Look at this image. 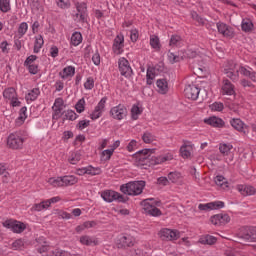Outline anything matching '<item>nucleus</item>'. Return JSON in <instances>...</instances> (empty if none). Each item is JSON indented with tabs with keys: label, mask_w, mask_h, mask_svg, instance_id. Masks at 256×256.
<instances>
[{
	"label": "nucleus",
	"mask_w": 256,
	"mask_h": 256,
	"mask_svg": "<svg viewBox=\"0 0 256 256\" xmlns=\"http://www.w3.org/2000/svg\"><path fill=\"white\" fill-rule=\"evenodd\" d=\"M29 139V134L25 130H19L12 133L7 138V146L13 151H21L23 143Z\"/></svg>",
	"instance_id": "obj_2"
},
{
	"label": "nucleus",
	"mask_w": 256,
	"mask_h": 256,
	"mask_svg": "<svg viewBox=\"0 0 256 256\" xmlns=\"http://www.w3.org/2000/svg\"><path fill=\"white\" fill-rule=\"evenodd\" d=\"M76 175H101V168H94L93 166L79 168L76 170Z\"/></svg>",
	"instance_id": "obj_16"
},
{
	"label": "nucleus",
	"mask_w": 256,
	"mask_h": 256,
	"mask_svg": "<svg viewBox=\"0 0 256 256\" xmlns=\"http://www.w3.org/2000/svg\"><path fill=\"white\" fill-rule=\"evenodd\" d=\"M155 79V69L148 68L146 73V83L147 85H153V80Z\"/></svg>",
	"instance_id": "obj_43"
},
{
	"label": "nucleus",
	"mask_w": 256,
	"mask_h": 256,
	"mask_svg": "<svg viewBox=\"0 0 256 256\" xmlns=\"http://www.w3.org/2000/svg\"><path fill=\"white\" fill-rule=\"evenodd\" d=\"M29 29V25L27 24V22H22L20 23L19 27H18V35L19 37H23L25 35V33H27Z\"/></svg>",
	"instance_id": "obj_46"
},
{
	"label": "nucleus",
	"mask_w": 256,
	"mask_h": 256,
	"mask_svg": "<svg viewBox=\"0 0 256 256\" xmlns=\"http://www.w3.org/2000/svg\"><path fill=\"white\" fill-rule=\"evenodd\" d=\"M118 249H129L135 245V238L130 234H122L117 240Z\"/></svg>",
	"instance_id": "obj_7"
},
{
	"label": "nucleus",
	"mask_w": 256,
	"mask_h": 256,
	"mask_svg": "<svg viewBox=\"0 0 256 256\" xmlns=\"http://www.w3.org/2000/svg\"><path fill=\"white\" fill-rule=\"evenodd\" d=\"M79 161H81V154L79 153L73 154L72 157L69 159V162L71 163V165H77Z\"/></svg>",
	"instance_id": "obj_57"
},
{
	"label": "nucleus",
	"mask_w": 256,
	"mask_h": 256,
	"mask_svg": "<svg viewBox=\"0 0 256 256\" xmlns=\"http://www.w3.org/2000/svg\"><path fill=\"white\" fill-rule=\"evenodd\" d=\"M52 109H60L63 111V109H65V102L63 101V98H56Z\"/></svg>",
	"instance_id": "obj_48"
},
{
	"label": "nucleus",
	"mask_w": 256,
	"mask_h": 256,
	"mask_svg": "<svg viewBox=\"0 0 256 256\" xmlns=\"http://www.w3.org/2000/svg\"><path fill=\"white\" fill-rule=\"evenodd\" d=\"M34 61H37V56L36 55H30L29 57L26 58L24 65L29 66L33 65Z\"/></svg>",
	"instance_id": "obj_62"
},
{
	"label": "nucleus",
	"mask_w": 256,
	"mask_h": 256,
	"mask_svg": "<svg viewBox=\"0 0 256 256\" xmlns=\"http://www.w3.org/2000/svg\"><path fill=\"white\" fill-rule=\"evenodd\" d=\"M168 179L172 183H179V179H181V173L178 172H170L168 174Z\"/></svg>",
	"instance_id": "obj_47"
},
{
	"label": "nucleus",
	"mask_w": 256,
	"mask_h": 256,
	"mask_svg": "<svg viewBox=\"0 0 256 256\" xmlns=\"http://www.w3.org/2000/svg\"><path fill=\"white\" fill-rule=\"evenodd\" d=\"M205 123H207V125H211V127H217L219 129L225 127V122L223 121V119L216 116H212L209 119H206Z\"/></svg>",
	"instance_id": "obj_20"
},
{
	"label": "nucleus",
	"mask_w": 256,
	"mask_h": 256,
	"mask_svg": "<svg viewBox=\"0 0 256 256\" xmlns=\"http://www.w3.org/2000/svg\"><path fill=\"white\" fill-rule=\"evenodd\" d=\"M58 217L59 219H71V217H73V215H71V213L69 212H65L63 210L58 212Z\"/></svg>",
	"instance_id": "obj_61"
},
{
	"label": "nucleus",
	"mask_w": 256,
	"mask_h": 256,
	"mask_svg": "<svg viewBox=\"0 0 256 256\" xmlns=\"http://www.w3.org/2000/svg\"><path fill=\"white\" fill-rule=\"evenodd\" d=\"M156 85L158 88V93H160V95H166V93L169 92V84L167 83V80L159 79L157 80Z\"/></svg>",
	"instance_id": "obj_21"
},
{
	"label": "nucleus",
	"mask_w": 256,
	"mask_h": 256,
	"mask_svg": "<svg viewBox=\"0 0 256 256\" xmlns=\"http://www.w3.org/2000/svg\"><path fill=\"white\" fill-rule=\"evenodd\" d=\"M62 180L64 187H69L71 185H76V183H79V178L74 175L62 176Z\"/></svg>",
	"instance_id": "obj_28"
},
{
	"label": "nucleus",
	"mask_w": 256,
	"mask_h": 256,
	"mask_svg": "<svg viewBox=\"0 0 256 256\" xmlns=\"http://www.w3.org/2000/svg\"><path fill=\"white\" fill-rule=\"evenodd\" d=\"M191 153H193V144L188 141H184V144L180 148V155L183 159H189L191 157Z\"/></svg>",
	"instance_id": "obj_17"
},
{
	"label": "nucleus",
	"mask_w": 256,
	"mask_h": 256,
	"mask_svg": "<svg viewBox=\"0 0 256 256\" xmlns=\"http://www.w3.org/2000/svg\"><path fill=\"white\" fill-rule=\"evenodd\" d=\"M181 60H182L181 56L175 55V53H173V52L168 53V61L172 65L175 64V63H179V61H181Z\"/></svg>",
	"instance_id": "obj_49"
},
{
	"label": "nucleus",
	"mask_w": 256,
	"mask_h": 256,
	"mask_svg": "<svg viewBox=\"0 0 256 256\" xmlns=\"http://www.w3.org/2000/svg\"><path fill=\"white\" fill-rule=\"evenodd\" d=\"M180 53H182L181 59H195V57H197V51L193 50V49H186L184 52L181 51Z\"/></svg>",
	"instance_id": "obj_35"
},
{
	"label": "nucleus",
	"mask_w": 256,
	"mask_h": 256,
	"mask_svg": "<svg viewBox=\"0 0 256 256\" xmlns=\"http://www.w3.org/2000/svg\"><path fill=\"white\" fill-rule=\"evenodd\" d=\"M156 139H157V137H156L153 133H151V132H149V131H146V132L142 135V140H143L145 143H147V144L153 143V141H156Z\"/></svg>",
	"instance_id": "obj_42"
},
{
	"label": "nucleus",
	"mask_w": 256,
	"mask_h": 256,
	"mask_svg": "<svg viewBox=\"0 0 256 256\" xmlns=\"http://www.w3.org/2000/svg\"><path fill=\"white\" fill-rule=\"evenodd\" d=\"M52 111H53L52 119L54 120L61 119V116L63 115V110L59 108H52Z\"/></svg>",
	"instance_id": "obj_56"
},
{
	"label": "nucleus",
	"mask_w": 256,
	"mask_h": 256,
	"mask_svg": "<svg viewBox=\"0 0 256 256\" xmlns=\"http://www.w3.org/2000/svg\"><path fill=\"white\" fill-rule=\"evenodd\" d=\"M4 99H9L12 101V99H15L17 97V92L15 91V88L10 87L4 90L3 92Z\"/></svg>",
	"instance_id": "obj_34"
},
{
	"label": "nucleus",
	"mask_w": 256,
	"mask_h": 256,
	"mask_svg": "<svg viewBox=\"0 0 256 256\" xmlns=\"http://www.w3.org/2000/svg\"><path fill=\"white\" fill-rule=\"evenodd\" d=\"M240 239H244L245 241H256V227H242L239 232Z\"/></svg>",
	"instance_id": "obj_8"
},
{
	"label": "nucleus",
	"mask_w": 256,
	"mask_h": 256,
	"mask_svg": "<svg viewBox=\"0 0 256 256\" xmlns=\"http://www.w3.org/2000/svg\"><path fill=\"white\" fill-rule=\"evenodd\" d=\"M218 32L223 35V37H227L228 39H233L235 37V32L233 28L227 26V24L223 22L217 23Z\"/></svg>",
	"instance_id": "obj_14"
},
{
	"label": "nucleus",
	"mask_w": 256,
	"mask_h": 256,
	"mask_svg": "<svg viewBox=\"0 0 256 256\" xmlns=\"http://www.w3.org/2000/svg\"><path fill=\"white\" fill-rule=\"evenodd\" d=\"M150 46L152 49H155V51H161V41L158 36H150Z\"/></svg>",
	"instance_id": "obj_33"
},
{
	"label": "nucleus",
	"mask_w": 256,
	"mask_h": 256,
	"mask_svg": "<svg viewBox=\"0 0 256 256\" xmlns=\"http://www.w3.org/2000/svg\"><path fill=\"white\" fill-rule=\"evenodd\" d=\"M224 73L228 79H231V81H239V73H241L238 70L232 71V70H224Z\"/></svg>",
	"instance_id": "obj_38"
},
{
	"label": "nucleus",
	"mask_w": 256,
	"mask_h": 256,
	"mask_svg": "<svg viewBox=\"0 0 256 256\" xmlns=\"http://www.w3.org/2000/svg\"><path fill=\"white\" fill-rule=\"evenodd\" d=\"M75 109H76L77 113H83V111H85V98L80 99L76 103Z\"/></svg>",
	"instance_id": "obj_52"
},
{
	"label": "nucleus",
	"mask_w": 256,
	"mask_h": 256,
	"mask_svg": "<svg viewBox=\"0 0 256 256\" xmlns=\"http://www.w3.org/2000/svg\"><path fill=\"white\" fill-rule=\"evenodd\" d=\"M80 243L81 245H86L87 247H89L91 245H98L99 242L95 237L83 235L80 237Z\"/></svg>",
	"instance_id": "obj_23"
},
{
	"label": "nucleus",
	"mask_w": 256,
	"mask_h": 256,
	"mask_svg": "<svg viewBox=\"0 0 256 256\" xmlns=\"http://www.w3.org/2000/svg\"><path fill=\"white\" fill-rule=\"evenodd\" d=\"M43 209H49V202L46 200L34 204L31 208V211H43Z\"/></svg>",
	"instance_id": "obj_39"
},
{
	"label": "nucleus",
	"mask_w": 256,
	"mask_h": 256,
	"mask_svg": "<svg viewBox=\"0 0 256 256\" xmlns=\"http://www.w3.org/2000/svg\"><path fill=\"white\" fill-rule=\"evenodd\" d=\"M83 41V35H81V32H74L71 36V43L74 45V47H77V45H81Z\"/></svg>",
	"instance_id": "obj_36"
},
{
	"label": "nucleus",
	"mask_w": 256,
	"mask_h": 256,
	"mask_svg": "<svg viewBox=\"0 0 256 256\" xmlns=\"http://www.w3.org/2000/svg\"><path fill=\"white\" fill-rule=\"evenodd\" d=\"M146 182L143 180L140 181H131L126 184L120 186L121 193L124 195H130L136 197L137 195H141L143 193V189H145Z\"/></svg>",
	"instance_id": "obj_3"
},
{
	"label": "nucleus",
	"mask_w": 256,
	"mask_h": 256,
	"mask_svg": "<svg viewBox=\"0 0 256 256\" xmlns=\"http://www.w3.org/2000/svg\"><path fill=\"white\" fill-rule=\"evenodd\" d=\"M48 182L50 183V185H52V187H64L63 176L57 178H50Z\"/></svg>",
	"instance_id": "obj_45"
},
{
	"label": "nucleus",
	"mask_w": 256,
	"mask_h": 256,
	"mask_svg": "<svg viewBox=\"0 0 256 256\" xmlns=\"http://www.w3.org/2000/svg\"><path fill=\"white\" fill-rule=\"evenodd\" d=\"M144 209L147 211L148 215H151L152 217H159V215H161V210L155 206L145 204Z\"/></svg>",
	"instance_id": "obj_29"
},
{
	"label": "nucleus",
	"mask_w": 256,
	"mask_h": 256,
	"mask_svg": "<svg viewBox=\"0 0 256 256\" xmlns=\"http://www.w3.org/2000/svg\"><path fill=\"white\" fill-rule=\"evenodd\" d=\"M110 115L113 117V119L121 121L127 117V107H125L123 104H119L110 110Z\"/></svg>",
	"instance_id": "obj_10"
},
{
	"label": "nucleus",
	"mask_w": 256,
	"mask_h": 256,
	"mask_svg": "<svg viewBox=\"0 0 256 256\" xmlns=\"http://www.w3.org/2000/svg\"><path fill=\"white\" fill-rule=\"evenodd\" d=\"M118 68H119L120 74L123 77H131V75H133V69L129 64V60H127L126 58L122 57L118 60Z\"/></svg>",
	"instance_id": "obj_9"
},
{
	"label": "nucleus",
	"mask_w": 256,
	"mask_h": 256,
	"mask_svg": "<svg viewBox=\"0 0 256 256\" xmlns=\"http://www.w3.org/2000/svg\"><path fill=\"white\" fill-rule=\"evenodd\" d=\"M214 181L218 187H221V189H229V182L226 177L218 175L214 178Z\"/></svg>",
	"instance_id": "obj_27"
},
{
	"label": "nucleus",
	"mask_w": 256,
	"mask_h": 256,
	"mask_svg": "<svg viewBox=\"0 0 256 256\" xmlns=\"http://www.w3.org/2000/svg\"><path fill=\"white\" fill-rule=\"evenodd\" d=\"M255 25H253V21L249 18H244L242 20L241 28L244 33H251L253 31Z\"/></svg>",
	"instance_id": "obj_25"
},
{
	"label": "nucleus",
	"mask_w": 256,
	"mask_h": 256,
	"mask_svg": "<svg viewBox=\"0 0 256 256\" xmlns=\"http://www.w3.org/2000/svg\"><path fill=\"white\" fill-rule=\"evenodd\" d=\"M2 225L6 229H11L13 233H23L27 229L25 223L13 219L5 220Z\"/></svg>",
	"instance_id": "obj_4"
},
{
	"label": "nucleus",
	"mask_w": 256,
	"mask_h": 256,
	"mask_svg": "<svg viewBox=\"0 0 256 256\" xmlns=\"http://www.w3.org/2000/svg\"><path fill=\"white\" fill-rule=\"evenodd\" d=\"M107 103V97H103L97 106L95 107L94 111L90 114V117L92 121H95V119H99L101 115H103V111H105V105Z\"/></svg>",
	"instance_id": "obj_13"
},
{
	"label": "nucleus",
	"mask_w": 256,
	"mask_h": 256,
	"mask_svg": "<svg viewBox=\"0 0 256 256\" xmlns=\"http://www.w3.org/2000/svg\"><path fill=\"white\" fill-rule=\"evenodd\" d=\"M219 151L221 155H223L224 157H227L231 155V151H233V145L231 143H220Z\"/></svg>",
	"instance_id": "obj_22"
},
{
	"label": "nucleus",
	"mask_w": 256,
	"mask_h": 256,
	"mask_svg": "<svg viewBox=\"0 0 256 256\" xmlns=\"http://www.w3.org/2000/svg\"><path fill=\"white\" fill-rule=\"evenodd\" d=\"M143 113V108L139 106V104H134L131 108V117L134 121H137L139 119V115Z\"/></svg>",
	"instance_id": "obj_30"
},
{
	"label": "nucleus",
	"mask_w": 256,
	"mask_h": 256,
	"mask_svg": "<svg viewBox=\"0 0 256 256\" xmlns=\"http://www.w3.org/2000/svg\"><path fill=\"white\" fill-rule=\"evenodd\" d=\"M199 93H201V89H199L195 84H190L184 89L185 97H187V99H192V101L199 99Z\"/></svg>",
	"instance_id": "obj_11"
},
{
	"label": "nucleus",
	"mask_w": 256,
	"mask_h": 256,
	"mask_svg": "<svg viewBox=\"0 0 256 256\" xmlns=\"http://www.w3.org/2000/svg\"><path fill=\"white\" fill-rule=\"evenodd\" d=\"M43 45H45V40H43V36H36L34 42V53H39V51H41V49L43 48Z\"/></svg>",
	"instance_id": "obj_32"
},
{
	"label": "nucleus",
	"mask_w": 256,
	"mask_h": 256,
	"mask_svg": "<svg viewBox=\"0 0 256 256\" xmlns=\"http://www.w3.org/2000/svg\"><path fill=\"white\" fill-rule=\"evenodd\" d=\"M173 160L172 154H165L164 156H155V149H143L136 154L137 167H151L152 165H161L165 161Z\"/></svg>",
	"instance_id": "obj_1"
},
{
	"label": "nucleus",
	"mask_w": 256,
	"mask_h": 256,
	"mask_svg": "<svg viewBox=\"0 0 256 256\" xmlns=\"http://www.w3.org/2000/svg\"><path fill=\"white\" fill-rule=\"evenodd\" d=\"M64 113H65L64 117H66V119H69V121H75V119L79 117V115H77V113H75V111L73 110H68Z\"/></svg>",
	"instance_id": "obj_53"
},
{
	"label": "nucleus",
	"mask_w": 256,
	"mask_h": 256,
	"mask_svg": "<svg viewBox=\"0 0 256 256\" xmlns=\"http://www.w3.org/2000/svg\"><path fill=\"white\" fill-rule=\"evenodd\" d=\"M32 11H40L43 12L44 8L43 5L39 1H35L32 3Z\"/></svg>",
	"instance_id": "obj_59"
},
{
	"label": "nucleus",
	"mask_w": 256,
	"mask_h": 256,
	"mask_svg": "<svg viewBox=\"0 0 256 256\" xmlns=\"http://www.w3.org/2000/svg\"><path fill=\"white\" fill-rule=\"evenodd\" d=\"M127 151H129L130 153L135 151V149H137V141L136 140H131L127 147H126Z\"/></svg>",
	"instance_id": "obj_60"
},
{
	"label": "nucleus",
	"mask_w": 256,
	"mask_h": 256,
	"mask_svg": "<svg viewBox=\"0 0 256 256\" xmlns=\"http://www.w3.org/2000/svg\"><path fill=\"white\" fill-rule=\"evenodd\" d=\"M123 47H125V37L123 34L117 35L112 46L113 53L115 55H121L123 53Z\"/></svg>",
	"instance_id": "obj_12"
},
{
	"label": "nucleus",
	"mask_w": 256,
	"mask_h": 256,
	"mask_svg": "<svg viewBox=\"0 0 256 256\" xmlns=\"http://www.w3.org/2000/svg\"><path fill=\"white\" fill-rule=\"evenodd\" d=\"M95 87V80L93 78L89 77L87 78L86 82L84 83V88L87 90H91Z\"/></svg>",
	"instance_id": "obj_55"
},
{
	"label": "nucleus",
	"mask_w": 256,
	"mask_h": 256,
	"mask_svg": "<svg viewBox=\"0 0 256 256\" xmlns=\"http://www.w3.org/2000/svg\"><path fill=\"white\" fill-rule=\"evenodd\" d=\"M41 93V91L39 90V88H34L32 89L26 96V99L28 101H35V99H37V97H39V94Z\"/></svg>",
	"instance_id": "obj_44"
},
{
	"label": "nucleus",
	"mask_w": 256,
	"mask_h": 256,
	"mask_svg": "<svg viewBox=\"0 0 256 256\" xmlns=\"http://www.w3.org/2000/svg\"><path fill=\"white\" fill-rule=\"evenodd\" d=\"M101 197L104 201H106V203H113V201L125 203V197L113 190H104L103 192H101Z\"/></svg>",
	"instance_id": "obj_5"
},
{
	"label": "nucleus",
	"mask_w": 256,
	"mask_h": 256,
	"mask_svg": "<svg viewBox=\"0 0 256 256\" xmlns=\"http://www.w3.org/2000/svg\"><path fill=\"white\" fill-rule=\"evenodd\" d=\"M236 189L244 197H247L249 195H256V188L253 186H245L240 184L236 186Z\"/></svg>",
	"instance_id": "obj_18"
},
{
	"label": "nucleus",
	"mask_w": 256,
	"mask_h": 256,
	"mask_svg": "<svg viewBox=\"0 0 256 256\" xmlns=\"http://www.w3.org/2000/svg\"><path fill=\"white\" fill-rule=\"evenodd\" d=\"M237 64L233 61H229L224 68V71H237Z\"/></svg>",
	"instance_id": "obj_58"
},
{
	"label": "nucleus",
	"mask_w": 256,
	"mask_h": 256,
	"mask_svg": "<svg viewBox=\"0 0 256 256\" xmlns=\"http://www.w3.org/2000/svg\"><path fill=\"white\" fill-rule=\"evenodd\" d=\"M230 124L233 129H245V122L240 118H233L230 120Z\"/></svg>",
	"instance_id": "obj_37"
},
{
	"label": "nucleus",
	"mask_w": 256,
	"mask_h": 256,
	"mask_svg": "<svg viewBox=\"0 0 256 256\" xmlns=\"http://www.w3.org/2000/svg\"><path fill=\"white\" fill-rule=\"evenodd\" d=\"M183 45V38L179 35H172L169 41L170 47H181Z\"/></svg>",
	"instance_id": "obj_31"
},
{
	"label": "nucleus",
	"mask_w": 256,
	"mask_h": 256,
	"mask_svg": "<svg viewBox=\"0 0 256 256\" xmlns=\"http://www.w3.org/2000/svg\"><path fill=\"white\" fill-rule=\"evenodd\" d=\"M222 95H235V86L228 79L223 80Z\"/></svg>",
	"instance_id": "obj_19"
},
{
	"label": "nucleus",
	"mask_w": 256,
	"mask_h": 256,
	"mask_svg": "<svg viewBox=\"0 0 256 256\" xmlns=\"http://www.w3.org/2000/svg\"><path fill=\"white\" fill-rule=\"evenodd\" d=\"M224 256H241L236 250L228 249L225 251Z\"/></svg>",
	"instance_id": "obj_64"
},
{
	"label": "nucleus",
	"mask_w": 256,
	"mask_h": 256,
	"mask_svg": "<svg viewBox=\"0 0 256 256\" xmlns=\"http://www.w3.org/2000/svg\"><path fill=\"white\" fill-rule=\"evenodd\" d=\"M211 224L216 226L227 225L231 221V217L227 214H216L210 218Z\"/></svg>",
	"instance_id": "obj_15"
},
{
	"label": "nucleus",
	"mask_w": 256,
	"mask_h": 256,
	"mask_svg": "<svg viewBox=\"0 0 256 256\" xmlns=\"http://www.w3.org/2000/svg\"><path fill=\"white\" fill-rule=\"evenodd\" d=\"M73 19L76 23L84 25V23H87V14H81V12H77L73 15Z\"/></svg>",
	"instance_id": "obj_40"
},
{
	"label": "nucleus",
	"mask_w": 256,
	"mask_h": 256,
	"mask_svg": "<svg viewBox=\"0 0 256 256\" xmlns=\"http://www.w3.org/2000/svg\"><path fill=\"white\" fill-rule=\"evenodd\" d=\"M23 245H24V243H23V240H21V239H18V240L14 241V242L12 243V247H13L15 250L21 249V247H23Z\"/></svg>",
	"instance_id": "obj_63"
},
{
	"label": "nucleus",
	"mask_w": 256,
	"mask_h": 256,
	"mask_svg": "<svg viewBox=\"0 0 256 256\" xmlns=\"http://www.w3.org/2000/svg\"><path fill=\"white\" fill-rule=\"evenodd\" d=\"M0 11L9 13L11 11V2L9 0H0Z\"/></svg>",
	"instance_id": "obj_41"
},
{
	"label": "nucleus",
	"mask_w": 256,
	"mask_h": 256,
	"mask_svg": "<svg viewBox=\"0 0 256 256\" xmlns=\"http://www.w3.org/2000/svg\"><path fill=\"white\" fill-rule=\"evenodd\" d=\"M224 108L225 106L221 102H214L212 105H210V109L212 111H222Z\"/></svg>",
	"instance_id": "obj_54"
},
{
	"label": "nucleus",
	"mask_w": 256,
	"mask_h": 256,
	"mask_svg": "<svg viewBox=\"0 0 256 256\" xmlns=\"http://www.w3.org/2000/svg\"><path fill=\"white\" fill-rule=\"evenodd\" d=\"M61 79H69L75 75V67L67 66L61 72H59Z\"/></svg>",
	"instance_id": "obj_24"
},
{
	"label": "nucleus",
	"mask_w": 256,
	"mask_h": 256,
	"mask_svg": "<svg viewBox=\"0 0 256 256\" xmlns=\"http://www.w3.org/2000/svg\"><path fill=\"white\" fill-rule=\"evenodd\" d=\"M239 72L241 75H244V77H249V79H251V81L256 83V72L255 71H251L243 66H240Z\"/></svg>",
	"instance_id": "obj_26"
},
{
	"label": "nucleus",
	"mask_w": 256,
	"mask_h": 256,
	"mask_svg": "<svg viewBox=\"0 0 256 256\" xmlns=\"http://www.w3.org/2000/svg\"><path fill=\"white\" fill-rule=\"evenodd\" d=\"M158 235L162 241H177L180 237L179 231L168 228L161 229Z\"/></svg>",
	"instance_id": "obj_6"
},
{
	"label": "nucleus",
	"mask_w": 256,
	"mask_h": 256,
	"mask_svg": "<svg viewBox=\"0 0 256 256\" xmlns=\"http://www.w3.org/2000/svg\"><path fill=\"white\" fill-rule=\"evenodd\" d=\"M76 10L77 13L83 14V15H87V4L85 3H76Z\"/></svg>",
	"instance_id": "obj_50"
},
{
	"label": "nucleus",
	"mask_w": 256,
	"mask_h": 256,
	"mask_svg": "<svg viewBox=\"0 0 256 256\" xmlns=\"http://www.w3.org/2000/svg\"><path fill=\"white\" fill-rule=\"evenodd\" d=\"M56 5L60 9H69L71 7V1L56 0Z\"/></svg>",
	"instance_id": "obj_51"
}]
</instances>
